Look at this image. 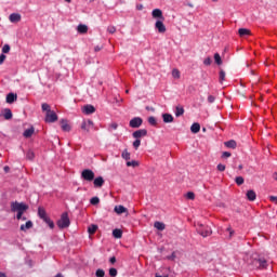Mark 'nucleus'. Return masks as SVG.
Masks as SVG:
<instances>
[{"label": "nucleus", "instance_id": "nucleus-1", "mask_svg": "<svg viewBox=\"0 0 277 277\" xmlns=\"http://www.w3.org/2000/svg\"><path fill=\"white\" fill-rule=\"evenodd\" d=\"M42 111H45V122H57V114L51 110V106L47 103L41 105Z\"/></svg>", "mask_w": 277, "mask_h": 277}, {"label": "nucleus", "instance_id": "nucleus-2", "mask_svg": "<svg viewBox=\"0 0 277 277\" xmlns=\"http://www.w3.org/2000/svg\"><path fill=\"white\" fill-rule=\"evenodd\" d=\"M56 224L58 228H68L70 226V219L68 217V213H63Z\"/></svg>", "mask_w": 277, "mask_h": 277}, {"label": "nucleus", "instance_id": "nucleus-3", "mask_svg": "<svg viewBox=\"0 0 277 277\" xmlns=\"http://www.w3.org/2000/svg\"><path fill=\"white\" fill-rule=\"evenodd\" d=\"M27 209H29V207H27V205L25 203L13 202L11 205V211H14L16 213H25Z\"/></svg>", "mask_w": 277, "mask_h": 277}, {"label": "nucleus", "instance_id": "nucleus-4", "mask_svg": "<svg viewBox=\"0 0 277 277\" xmlns=\"http://www.w3.org/2000/svg\"><path fill=\"white\" fill-rule=\"evenodd\" d=\"M81 179H83L84 181H89V182L94 181V171H92L90 169L83 170L81 172Z\"/></svg>", "mask_w": 277, "mask_h": 277}, {"label": "nucleus", "instance_id": "nucleus-5", "mask_svg": "<svg viewBox=\"0 0 277 277\" xmlns=\"http://www.w3.org/2000/svg\"><path fill=\"white\" fill-rule=\"evenodd\" d=\"M81 129L83 131H87V133H90V131H92L94 129V122L90 119L84 120L81 124Z\"/></svg>", "mask_w": 277, "mask_h": 277}, {"label": "nucleus", "instance_id": "nucleus-6", "mask_svg": "<svg viewBox=\"0 0 277 277\" xmlns=\"http://www.w3.org/2000/svg\"><path fill=\"white\" fill-rule=\"evenodd\" d=\"M144 121L142 120V118H140V117H135V118H133L131 121H130V127L132 128V129H140V127H142V123H143Z\"/></svg>", "mask_w": 277, "mask_h": 277}, {"label": "nucleus", "instance_id": "nucleus-7", "mask_svg": "<svg viewBox=\"0 0 277 277\" xmlns=\"http://www.w3.org/2000/svg\"><path fill=\"white\" fill-rule=\"evenodd\" d=\"M155 28L158 34H166V25L163 24V19H158L155 24Z\"/></svg>", "mask_w": 277, "mask_h": 277}, {"label": "nucleus", "instance_id": "nucleus-8", "mask_svg": "<svg viewBox=\"0 0 277 277\" xmlns=\"http://www.w3.org/2000/svg\"><path fill=\"white\" fill-rule=\"evenodd\" d=\"M132 135L135 140H140L141 137H146V135H148V131H146V129H141L133 132Z\"/></svg>", "mask_w": 277, "mask_h": 277}, {"label": "nucleus", "instance_id": "nucleus-9", "mask_svg": "<svg viewBox=\"0 0 277 277\" xmlns=\"http://www.w3.org/2000/svg\"><path fill=\"white\" fill-rule=\"evenodd\" d=\"M151 16L153 18H159L160 21H163V12L161 11V9H155L151 12Z\"/></svg>", "mask_w": 277, "mask_h": 277}, {"label": "nucleus", "instance_id": "nucleus-10", "mask_svg": "<svg viewBox=\"0 0 277 277\" xmlns=\"http://www.w3.org/2000/svg\"><path fill=\"white\" fill-rule=\"evenodd\" d=\"M21 19H22V16H21V14H18V13H12V14L9 16L10 23H21Z\"/></svg>", "mask_w": 277, "mask_h": 277}, {"label": "nucleus", "instance_id": "nucleus-11", "mask_svg": "<svg viewBox=\"0 0 277 277\" xmlns=\"http://www.w3.org/2000/svg\"><path fill=\"white\" fill-rule=\"evenodd\" d=\"M61 128H62V131L69 132L70 129H71L70 122H68V120L62 119L61 120Z\"/></svg>", "mask_w": 277, "mask_h": 277}, {"label": "nucleus", "instance_id": "nucleus-12", "mask_svg": "<svg viewBox=\"0 0 277 277\" xmlns=\"http://www.w3.org/2000/svg\"><path fill=\"white\" fill-rule=\"evenodd\" d=\"M82 111L83 114H87V116H90V114H94V111H96V108L92 105H85L82 107Z\"/></svg>", "mask_w": 277, "mask_h": 277}, {"label": "nucleus", "instance_id": "nucleus-13", "mask_svg": "<svg viewBox=\"0 0 277 277\" xmlns=\"http://www.w3.org/2000/svg\"><path fill=\"white\" fill-rule=\"evenodd\" d=\"M199 235H201V237H209V235H211V228L210 227H201L198 229Z\"/></svg>", "mask_w": 277, "mask_h": 277}, {"label": "nucleus", "instance_id": "nucleus-14", "mask_svg": "<svg viewBox=\"0 0 277 277\" xmlns=\"http://www.w3.org/2000/svg\"><path fill=\"white\" fill-rule=\"evenodd\" d=\"M238 35L240 36V38H246V36H252V32L248 28H240L238 30Z\"/></svg>", "mask_w": 277, "mask_h": 277}, {"label": "nucleus", "instance_id": "nucleus-15", "mask_svg": "<svg viewBox=\"0 0 277 277\" xmlns=\"http://www.w3.org/2000/svg\"><path fill=\"white\" fill-rule=\"evenodd\" d=\"M93 185L94 187H103V185H105V180H103L102 176H98L93 181Z\"/></svg>", "mask_w": 277, "mask_h": 277}, {"label": "nucleus", "instance_id": "nucleus-16", "mask_svg": "<svg viewBox=\"0 0 277 277\" xmlns=\"http://www.w3.org/2000/svg\"><path fill=\"white\" fill-rule=\"evenodd\" d=\"M162 120L166 123L174 122V117L168 113L162 114Z\"/></svg>", "mask_w": 277, "mask_h": 277}, {"label": "nucleus", "instance_id": "nucleus-17", "mask_svg": "<svg viewBox=\"0 0 277 277\" xmlns=\"http://www.w3.org/2000/svg\"><path fill=\"white\" fill-rule=\"evenodd\" d=\"M29 228H34V223L31 221H27L26 224L21 225V230H23V233L29 230Z\"/></svg>", "mask_w": 277, "mask_h": 277}, {"label": "nucleus", "instance_id": "nucleus-18", "mask_svg": "<svg viewBox=\"0 0 277 277\" xmlns=\"http://www.w3.org/2000/svg\"><path fill=\"white\" fill-rule=\"evenodd\" d=\"M16 98H18V96L14 93H9L6 95V103H9V105H12V103H14V101H16Z\"/></svg>", "mask_w": 277, "mask_h": 277}, {"label": "nucleus", "instance_id": "nucleus-19", "mask_svg": "<svg viewBox=\"0 0 277 277\" xmlns=\"http://www.w3.org/2000/svg\"><path fill=\"white\" fill-rule=\"evenodd\" d=\"M2 116L4 120H12V110L9 108L2 110Z\"/></svg>", "mask_w": 277, "mask_h": 277}, {"label": "nucleus", "instance_id": "nucleus-20", "mask_svg": "<svg viewBox=\"0 0 277 277\" xmlns=\"http://www.w3.org/2000/svg\"><path fill=\"white\" fill-rule=\"evenodd\" d=\"M127 208H124V206H116L115 207V213H117V215H122V213H127Z\"/></svg>", "mask_w": 277, "mask_h": 277}, {"label": "nucleus", "instance_id": "nucleus-21", "mask_svg": "<svg viewBox=\"0 0 277 277\" xmlns=\"http://www.w3.org/2000/svg\"><path fill=\"white\" fill-rule=\"evenodd\" d=\"M38 215L41 220L45 221L49 216L47 215V210L44 208L38 209Z\"/></svg>", "mask_w": 277, "mask_h": 277}, {"label": "nucleus", "instance_id": "nucleus-22", "mask_svg": "<svg viewBox=\"0 0 277 277\" xmlns=\"http://www.w3.org/2000/svg\"><path fill=\"white\" fill-rule=\"evenodd\" d=\"M247 198H248V200L253 202V200H256V193L254 190H248Z\"/></svg>", "mask_w": 277, "mask_h": 277}, {"label": "nucleus", "instance_id": "nucleus-23", "mask_svg": "<svg viewBox=\"0 0 277 277\" xmlns=\"http://www.w3.org/2000/svg\"><path fill=\"white\" fill-rule=\"evenodd\" d=\"M154 227H156L157 230H166V224L159 221L154 223Z\"/></svg>", "mask_w": 277, "mask_h": 277}, {"label": "nucleus", "instance_id": "nucleus-24", "mask_svg": "<svg viewBox=\"0 0 277 277\" xmlns=\"http://www.w3.org/2000/svg\"><path fill=\"white\" fill-rule=\"evenodd\" d=\"M192 133H199L200 132V123H193L190 127Z\"/></svg>", "mask_w": 277, "mask_h": 277}, {"label": "nucleus", "instance_id": "nucleus-25", "mask_svg": "<svg viewBox=\"0 0 277 277\" xmlns=\"http://www.w3.org/2000/svg\"><path fill=\"white\" fill-rule=\"evenodd\" d=\"M113 237H115V239H122V232L120 229H114Z\"/></svg>", "mask_w": 277, "mask_h": 277}, {"label": "nucleus", "instance_id": "nucleus-26", "mask_svg": "<svg viewBox=\"0 0 277 277\" xmlns=\"http://www.w3.org/2000/svg\"><path fill=\"white\" fill-rule=\"evenodd\" d=\"M96 230H98V226L97 225H90L88 227L89 235H94L96 233Z\"/></svg>", "mask_w": 277, "mask_h": 277}, {"label": "nucleus", "instance_id": "nucleus-27", "mask_svg": "<svg viewBox=\"0 0 277 277\" xmlns=\"http://www.w3.org/2000/svg\"><path fill=\"white\" fill-rule=\"evenodd\" d=\"M34 127L24 131V137H31L34 135Z\"/></svg>", "mask_w": 277, "mask_h": 277}, {"label": "nucleus", "instance_id": "nucleus-28", "mask_svg": "<svg viewBox=\"0 0 277 277\" xmlns=\"http://www.w3.org/2000/svg\"><path fill=\"white\" fill-rule=\"evenodd\" d=\"M78 34H88V26L80 24L78 26Z\"/></svg>", "mask_w": 277, "mask_h": 277}, {"label": "nucleus", "instance_id": "nucleus-29", "mask_svg": "<svg viewBox=\"0 0 277 277\" xmlns=\"http://www.w3.org/2000/svg\"><path fill=\"white\" fill-rule=\"evenodd\" d=\"M184 197L187 199V200H195L196 199V194H194V192H188L184 195Z\"/></svg>", "mask_w": 277, "mask_h": 277}, {"label": "nucleus", "instance_id": "nucleus-30", "mask_svg": "<svg viewBox=\"0 0 277 277\" xmlns=\"http://www.w3.org/2000/svg\"><path fill=\"white\" fill-rule=\"evenodd\" d=\"M172 77L173 79H181V71L177 68H174L172 70Z\"/></svg>", "mask_w": 277, "mask_h": 277}, {"label": "nucleus", "instance_id": "nucleus-31", "mask_svg": "<svg viewBox=\"0 0 277 277\" xmlns=\"http://www.w3.org/2000/svg\"><path fill=\"white\" fill-rule=\"evenodd\" d=\"M225 146L227 148H237V143L235 141H228V142H225Z\"/></svg>", "mask_w": 277, "mask_h": 277}, {"label": "nucleus", "instance_id": "nucleus-32", "mask_svg": "<svg viewBox=\"0 0 277 277\" xmlns=\"http://www.w3.org/2000/svg\"><path fill=\"white\" fill-rule=\"evenodd\" d=\"M121 157L122 159H126V161H129V159H131V154L127 149H124L121 154Z\"/></svg>", "mask_w": 277, "mask_h": 277}, {"label": "nucleus", "instance_id": "nucleus-33", "mask_svg": "<svg viewBox=\"0 0 277 277\" xmlns=\"http://www.w3.org/2000/svg\"><path fill=\"white\" fill-rule=\"evenodd\" d=\"M214 62L217 64V66H222V56H220L219 53L214 54Z\"/></svg>", "mask_w": 277, "mask_h": 277}, {"label": "nucleus", "instance_id": "nucleus-34", "mask_svg": "<svg viewBox=\"0 0 277 277\" xmlns=\"http://www.w3.org/2000/svg\"><path fill=\"white\" fill-rule=\"evenodd\" d=\"M128 168H137L140 166V162L132 160L127 162Z\"/></svg>", "mask_w": 277, "mask_h": 277}, {"label": "nucleus", "instance_id": "nucleus-35", "mask_svg": "<svg viewBox=\"0 0 277 277\" xmlns=\"http://www.w3.org/2000/svg\"><path fill=\"white\" fill-rule=\"evenodd\" d=\"M43 222H45L50 228H55V223H53L49 216Z\"/></svg>", "mask_w": 277, "mask_h": 277}, {"label": "nucleus", "instance_id": "nucleus-36", "mask_svg": "<svg viewBox=\"0 0 277 277\" xmlns=\"http://www.w3.org/2000/svg\"><path fill=\"white\" fill-rule=\"evenodd\" d=\"M43 222H45L50 228H55V223H53L49 216Z\"/></svg>", "mask_w": 277, "mask_h": 277}, {"label": "nucleus", "instance_id": "nucleus-37", "mask_svg": "<svg viewBox=\"0 0 277 277\" xmlns=\"http://www.w3.org/2000/svg\"><path fill=\"white\" fill-rule=\"evenodd\" d=\"M43 222H45L50 228H55V223H53L49 216Z\"/></svg>", "mask_w": 277, "mask_h": 277}, {"label": "nucleus", "instance_id": "nucleus-38", "mask_svg": "<svg viewBox=\"0 0 277 277\" xmlns=\"http://www.w3.org/2000/svg\"><path fill=\"white\" fill-rule=\"evenodd\" d=\"M224 79H226V72L221 70L219 76L220 83H224Z\"/></svg>", "mask_w": 277, "mask_h": 277}, {"label": "nucleus", "instance_id": "nucleus-39", "mask_svg": "<svg viewBox=\"0 0 277 277\" xmlns=\"http://www.w3.org/2000/svg\"><path fill=\"white\" fill-rule=\"evenodd\" d=\"M148 123L151 124V127H157V119L155 117H149Z\"/></svg>", "mask_w": 277, "mask_h": 277}, {"label": "nucleus", "instance_id": "nucleus-40", "mask_svg": "<svg viewBox=\"0 0 277 277\" xmlns=\"http://www.w3.org/2000/svg\"><path fill=\"white\" fill-rule=\"evenodd\" d=\"M183 114H185V109H183V107H177L176 111H175V116H183Z\"/></svg>", "mask_w": 277, "mask_h": 277}, {"label": "nucleus", "instance_id": "nucleus-41", "mask_svg": "<svg viewBox=\"0 0 277 277\" xmlns=\"http://www.w3.org/2000/svg\"><path fill=\"white\" fill-rule=\"evenodd\" d=\"M212 63H213V61L211 60L210 56H208V57H206V58L203 60L205 66H211Z\"/></svg>", "mask_w": 277, "mask_h": 277}, {"label": "nucleus", "instance_id": "nucleus-42", "mask_svg": "<svg viewBox=\"0 0 277 277\" xmlns=\"http://www.w3.org/2000/svg\"><path fill=\"white\" fill-rule=\"evenodd\" d=\"M141 144H142V141H140V138H136L133 142V146H134L135 150H137V148H140Z\"/></svg>", "mask_w": 277, "mask_h": 277}, {"label": "nucleus", "instance_id": "nucleus-43", "mask_svg": "<svg viewBox=\"0 0 277 277\" xmlns=\"http://www.w3.org/2000/svg\"><path fill=\"white\" fill-rule=\"evenodd\" d=\"M95 276H96V277H105V271H103V269H101V268L97 269L96 273H95Z\"/></svg>", "mask_w": 277, "mask_h": 277}, {"label": "nucleus", "instance_id": "nucleus-44", "mask_svg": "<svg viewBox=\"0 0 277 277\" xmlns=\"http://www.w3.org/2000/svg\"><path fill=\"white\" fill-rule=\"evenodd\" d=\"M235 181L237 185H243V182H245L242 176H237Z\"/></svg>", "mask_w": 277, "mask_h": 277}, {"label": "nucleus", "instance_id": "nucleus-45", "mask_svg": "<svg viewBox=\"0 0 277 277\" xmlns=\"http://www.w3.org/2000/svg\"><path fill=\"white\" fill-rule=\"evenodd\" d=\"M109 276H111V277L118 276V271L116 268H110L109 269Z\"/></svg>", "mask_w": 277, "mask_h": 277}, {"label": "nucleus", "instance_id": "nucleus-46", "mask_svg": "<svg viewBox=\"0 0 277 277\" xmlns=\"http://www.w3.org/2000/svg\"><path fill=\"white\" fill-rule=\"evenodd\" d=\"M91 205H98V202H101V199H98V197H93L90 200Z\"/></svg>", "mask_w": 277, "mask_h": 277}, {"label": "nucleus", "instance_id": "nucleus-47", "mask_svg": "<svg viewBox=\"0 0 277 277\" xmlns=\"http://www.w3.org/2000/svg\"><path fill=\"white\" fill-rule=\"evenodd\" d=\"M258 263L260 267H267V262L265 260H259Z\"/></svg>", "mask_w": 277, "mask_h": 277}, {"label": "nucleus", "instance_id": "nucleus-48", "mask_svg": "<svg viewBox=\"0 0 277 277\" xmlns=\"http://www.w3.org/2000/svg\"><path fill=\"white\" fill-rule=\"evenodd\" d=\"M216 170H219V172H224V170H226V166L220 163L217 164Z\"/></svg>", "mask_w": 277, "mask_h": 277}, {"label": "nucleus", "instance_id": "nucleus-49", "mask_svg": "<svg viewBox=\"0 0 277 277\" xmlns=\"http://www.w3.org/2000/svg\"><path fill=\"white\" fill-rule=\"evenodd\" d=\"M2 53H10V44H4L3 45Z\"/></svg>", "mask_w": 277, "mask_h": 277}, {"label": "nucleus", "instance_id": "nucleus-50", "mask_svg": "<svg viewBox=\"0 0 277 277\" xmlns=\"http://www.w3.org/2000/svg\"><path fill=\"white\" fill-rule=\"evenodd\" d=\"M227 233H229V239H233V235H235V230L232 227H227Z\"/></svg>", "mask_w": 277, "mask_h": 277}, {"label": "nucleus", "instance_id": "nucleus-51", "mask_svg": "<svg viewBox=\"0 0 277 277\" xmlns=\"http://www.w3.org/2000/svg\"><path fill=\"white\" fill-rule=\"evenodd\" d=\"M26 157H27V159H34V157H35L34 151H31V150L27 151Z\"/></svg>", "mask_w": 277, "mask_h": 277}, {"label": "nucleus", "instance_id": "nucleus-52", "mask_svg": "<svg viewBox=\"0 0 277 277\" xmlns=\"http://www.w3.org/2000/svg\"><path fill=\"white\" fill-rule=\"evenodd\" d=\"M107 31H108V34H116V27L109 26V27L107 28Z\"/></svg>", "mask_w": 277, "mask_h": 277}, {"label": "nucleus", "instance_id": "nucleus-53", "mask_svg": "<svg viewBox=\"0 0 277 277\" xmlns=\"http://www.w3.org/2000/svg\"><path fill=\"white\" fill-rule=\"evenodd\" d=\"M215 102V96L209 95L208 96V103H214Z\"/></svg>", "mask_w": 277, "mask_h": 277}, {"label": "nucleus", "instance_id": "nucleus-54", "mask_svg": "<svg viewBox=\"0 0 277 277\" xmlns=\"http://www.w3.org/2000/svg\"><path fill=\"white\" fill-rule=\"evenodd\" d=\"M17 220H27V217H23V212H17Z\"/></svg>", "mask_w": 277, "mask_h": 277}, {"label": "nucleus", "instance_id": "nucleus-55", "mask_svg": "<svg viewBox=\"0 0 277 277\" xmlns=\"http://www.w3.org/2000/svg\"><path fill=\"white\" fill-rule=\"evenodd\" d=\"M222 157H223V159H226V158L230 157V153L224 151V153L222 154Z\"/></svg>", "mask_w": 277, "mask_h": 277}, {"label": "nucleus", "instance_id": "nucleus-56", "mask_svg": "<svg viewBox=\"0 0 277 277\" xmlns=\"http://www.w3.org/2000/svg\"><path fill=\"white\" fill-rule=\"evenodd\" d=\"M5 62V55L1 54L0 55V64H3Z\"/></svg>", "mask_w": 277, "mask_h": 277}, {"label": "nucleus", "instance_id": "nucleus-57", "mask_svg": "<svg viewBox=\"0 0 277 277\" xmlns=\"http://www.w3.org/2000/svg\"><path fill=\"white\" fill-rule=\"evenodd\" d=\"M269 200L271 202H275L277 205V197L271 196Z\"/></svg>", "mask_w": 277, "mask_h": 277}, {"label": "nucleus", "instance_id": "nucleus-58", "mask_svg": "<svg viewBox=\"0 0 277 277\" xmlns=\"http://www.w3.org/2000/svg\"><path fill=\"white\" fill-rule=\"evenodd\" d=\"M110 129H113L114 131H116V129H118V123H111V124H110Z\"/></svg>", "mask_w": 277, "mask_h": 277}, {"label": "nucleus", "instance_id": "nucleus-59", "mask_svg": "<svg viewBox=\"0 0 277 277\" xmlns=\"http://www.w3.org/2000/svg\"><path fill=\"white\" fill-rule=\"evenodd\" d=\"M109 261H110L111 265H114V263H116V256L110 258Z\"/></svg>", "mask_w": 277, "mask_h": 277}, {"label": "nucleus", "instance_id": "nucleus-60", "mask_svg": "<svg viewBox=\"0 0 277 277\" xmlns=\"http://www.w3.org/2000/svg\"><path fill=\"white\" fill-rule=\"evenodd\" d=\"M4 172H10V167H4Z\"/></svg>", "mask_w": 277, "mask_h": 277}, {"label": "nucleus", "instance_id": "nucleus-61", "mask_svg": "<svg viewBox=\"0 0 277 277\" xmlns=\"http://www.w3.org/2000/svg\"><path fill=\"white\" fill-rule=\"evenodd\" d=\"M0 277H5V274H3V273H0Z\"/></svg>", "mask_w": 277, "mask_h": 277}, {"label": "nucleus", "instance_id": "nucleus-62", "mask_svg": "<svg viewBox=\"0 0 277 277\" xmlns=\"http://www.w3.org/2000/svg\"><path fill=\"white\" fill-rule=\"evenodd\" d=\"M156 277H168V276H160V275H156Z\"/></svg>", "mask_w": 277, "mask_h": 277}, {"label": "nucleus", "instance_id": "nucleus-63", "mask_svg": "<svg viewBox=\"0 0 277 277\" xmlns=\"http://www.w3.org/2000/svg\"><path fill=\"white\" fill-rule=\"evenodd\" d=\"M214 3H217V1H220V0H212Z\"/></svg>", "mask_w": 277, "mask_h": 277}, {"label": "nucleus", "instance_id": "nucleus-64", "mask_svg": "<svg viewBox=\"0 0 277 277\" xmlns=\"http://www.w3.org/2000/svg\"><path fill=\"white\" fill-rule=\"evenodd\" d=\"M275 179H276V181H277V173H275Z\"/></svg>", "mask_w": 277, "mask_h": 277}]
</instances>
